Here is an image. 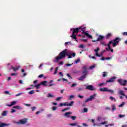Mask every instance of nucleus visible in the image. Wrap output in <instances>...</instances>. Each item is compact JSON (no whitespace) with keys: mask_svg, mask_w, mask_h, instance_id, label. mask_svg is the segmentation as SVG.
Wrapping results in <instances>:
<instances>
[{"mask_svg":"<svg viewBox=\"0 0 127 127\" xmlns=\"http://www.w3.org/2000/svg\"><path fill=\"white\" fill-rule=\"evenodd\" d=\"M67 49H65L64 50L60 52L58 56L55 58V60L53 61L54 62H58L59 60L62 59V58H65V57H66V55L67 56Z\"/></svg>","mask_w":127,"mask_h":127,"instance_id":"nucleus-1","label":"nucleus"},{"mask_svg":"<svg viewBox=\"0 0 127 127\" xmlns=\"http://www.w3.org/2000/svg\"><path fill=\"white\" fill-rule=\"evenodd\" d=\"M74 103H75V102L74 101H71L70 103H68V102H65L64 103H60L59 106V107H63V106H67V107H69V106L71 107L72 106H73Z\"/></svg>","mask_w":127,"mask_h":127,"instance_id":"nucleus-2","label":"nucleus"},{"mask_svg":"<svg viewBox=\"0 0 127 127\" xmlns=\"http://www.w3.org/2000/svg\"><path fill=\"white\" fill-rule=\"evenodd\" d=\"M120 41H121V39L119 37H116L115 39H114L113 42V47H116Z\"/></svg>","mask_w":127,"mask_h":127,"instance_id":"nucleus-3","label":"nucleus"},{"mask_svg":"<svg viewBox=\"0 0 127 127\" xmlns=\"http://www.w3.org/2000/svg\"><path fill=\"white\" fill-rule=\"evenodd\" d=\"M113 44V41H110L109 43L106 45L107 46H108V48H106V50L107 51H111V52H114V49L111 48V44Z\"/></svg>","mask_w":127,"mask_h":127,"instance_id":"nucleus-4","label":"nucleus"},{"mask_svg":"<svg viewBox=\"0 0 127 127\" xmlns=\"http://www.w3.org/2000/svg\"><path fill=\"white\" fill-rule=\"evenodd\" d=\"M96 96H97V93H94L93 95H91L90 98H87L85 100V103H88V102L91 101H93L95 98H96Z\"/></svg>","mask_w":127,"mask_h":127,"instance_id":"nucleus-5","label":"nucleus"},{"mask_svg":"<svg viewBox=\"0 0 127 127\" xmlns=\"http://www.w3.org/2000/svg\"><path fill=\"white\" fill-rule=\"evenodd\" d=\"M118 83L121 86H126L127 85V81L126 80H123L122 79H118Z\"/></svg>","mask_w":127,"mask_h":127,"instance_id":"nucleus-6","label":"nucleus"},{"mask_svg":"<svg viewBox=\"0 0 127 127\" xmlns=\"http://www.w3.org/2000/svg\"><path fill=\"white\" fill-rule=\"evenodd\" d=\"M27 118H23L22 119H21L18 122V124H21V125H25V124L27 123Z\"/></svg>","mask_w":127,"mask_h":127,"instance_id":"nucleus-7","label":"nucleus"},{"mask_svg":"<svg viewBox=\"0 0 127 127\" xmlns=\"http://www.w3.org/2000/svg\"><path fill=\"white\" fill-rule=\"evenodd\" d=\"M67 56H68V58H72V57H75V56H76V53L67 52Z\"/></svg>","mask_w":127,"mask_h":127,"instance_id":"nucleus-8","label":"nucleus"},{"mask_svg":"<svg viewBox=\"0 0 127 127\" xmlns=\"http://www.w3.org/2000/svg\"><path fill=\"white\" fill-rule=\"evenodd\" d=\"M85 89L86 90H89V91H96V88L93 85H87Z\"/></svg>","mask_w":127,"mask_h":127,"instance_id":"nucleus-9","label":"nucleus"},{"mask_svg":"<svg viewBox=\"0 0 127 127\" xmlns=\"http://www.w3.org/2000/svg\"><path fill=\"white\" fill-rule=\"evenodd\" d=\"M105 38V37L104 36L100 35L98 38H97V40H92L93 42H96V41H102L103 39Z\"/></svg>","mask_w":127,"mask_h":127,"instance_id":"nucleus-10","label":"nucleus"},{"mask_svg":"<svg viewBox=\"0 0 127 127\" xmlns=\"http://www.w3.org/2000/svg\"><path fill=\"white\" fill-rule=\"evenodd\" d=\"M95 52H96L95 55L98 56V57H101V55L99 54V51H100V48L97 47L96 49L94 50Z\"/></svg>","mask_w":127,"mask_h":127,"instance_id":"nucleus-11","label":"nucleus"},{"mask_svg":"<svg viewBox=\"0 0 127 127\" xmlns=\"http://www.w3.org/2000/svg\"><path fill=\"white\" fill-rule=\"evenodd\" d=\"M80 31H81V28H76L75 29H73V34H75V33H79V32H80Z\"/></svg>","mask_w":127,"mask_h":127,"instance_id":"nucleus-12","label":"nucleus"},{"mask_svg":"<svg viewBox=\"0 0 127 127\" xmlns=\"http://www.w3.org/2000/svg\"><path fill=\"white\" fill-rule=\"evenodd\" d=\"M20 68V66H16L15 67H13V66H11V69L13 70L14 72H16V71H18Z\"/></svg>","mask_w":127,"mask_h":127,"instance_id":"nucleus-13","label":"nucleus"},{"mask_svg":"<svg viewBox=\"0 0 127 127\" xmlns=\"http://www.w3.org/2000/svg\"><path fill=\"white\" fill-rule=\"evenodd\" d=\"M117 78L116 77H113L111 78H110L109 80L106 81V83H113V82H115V80H116Z\"/></svg>","mask_w":127,"mask_h":127,"instance_id":"nucleus-14","label":"nucleus"},{"mask_svg":"<svg viewBox=\"0 0 127 127\" xmlns=\"http://www.w3.org/2000/svg\"><path fill=\"white\" fill-rule=\"evenodd\" d=\"M119 95L123 96V97H126V95H125V92L123 90H119Z\"/></svg>","mask_w":127,"mask_h":127,"instance_id":"nucleus-15","label":"nucleus"},{"mask_svg":"<svg viewBox=\"0 0 127 127\" xmlns=\"http://www.w3.org/2000/svg\"><path fill=\"white\" fill-rule=\"evenodd\" d=\"M70 115H72V112H67L65 114V117H66L67 118H70Z\"/></svg>","mask_w":127,"mask_h":127,"instance_id":"nucleus-16","label":"nucleus"},{"mask_svg":"<svg viewBox=\"0 0 127 127\" xmlns=\"http://www.w3.org/2000/svg\"><path fill=\"white\" fill-rule=\"evenodd\" d=\"M79 28H80V31H82V33H84V34L87 33L85 31V30L86 29V27H79Z\"/></svg>","mask_w":127,"mask_h":127,"instance_id":"nucleus-17","label":"nucleus"},{"mask_svg":"<svg viewBox=\"0 0 127 127\" xmlns=\"http://www.w3.org/2000/svg\"><path fill=\"white\" fill-rule=\"evenodd\" d=\"M16 101H13L11 102L10 104H8L7 106H8V107H12V106H14V105H16Z\"/></svg>","mask_w":127,"mask_h":127,"instance_id":"nucleus-18","label":"nucleus"},{"mask_svg":"<svg viewBox=\"0 0 127 127\" xmlns=\"http://www.w3.org/2000/svg\"><path fill=\"white\" fill-rule=\"evenodd\" d=\"M108 89H108V88L105 87L103 88H100V91H101V92H108Z\"/></svg>","mask_w":127,"mask_h":127,"instance_id":"nucleus-19","label":"nucleus"},{"mask_svg":"<svg viewBox=\"0 0 127 127\" xmlns=\"http://www.w3.org/2000/svg\"><path fill=\"white\" fill-rule=\"evenodd\" d=\"M9 124H6V123H0V127H3L5 126H9Z\"/></svg>","mask_w":127,"mask_h":127,"instance_id":"nucleus-20","label":"nucleus"},{"mask_svg":"<svg viewBox=\"0 0 127 127\" xmlns=\"http://www.w3.org/2000/svg\"><path fill=\"white\" fill-rule=\"evenodd\" d=\"M70 37L73 38V39H75V41L78 42V40H77V36H76V35H75V34L73 33H72V35L70 36Z\"/></svg>","mask_w":127,"mask_h":127,"instance_id":"nucleus-21","label":"nucleus"},{"mask_svg":"<svg viewBox=\"0 0 127 127\" xmlns=\"http://www.w3.org/2000/svg\"><path fill=\"white\" fill-rule=\"evenodd\" d=\"M13 109H16L17 110H22V107L17 105L13 106Z\"/></svg>","mask_w":127,"mask_h":127,"instance_id":"nucleus-22","label":"nucleus"},{"mask_svg":"<svg viewBox=\"0 0 127 127\" xmlns=\"http://www.w3.org/2000/svg\"><path fill=\"white\" fill-rule=\"evenodd\" d=\"M41 85H42L43 86H46V84H47V81H42L41 83H40Z\"/></svg>","mask_w":127,"mask_h":127,"instance_id":"nucleus-23","label":"nucleus"},{"mask_svg":"<svg viewBox=\"0 0 127 127\" xmlns=\"http://www.w3.org/2000/svg\"><path fill=\"white\" fill-rule=\"evenodd\" d=\"M110 37H112V33H109L106 36V39H109Z\"/></svg>","mask_w":127,"mask_h":127,"instance_id":"nucleus-24","label":"nucleus"},{"mask_svg":"<svg viewBox=\"0 0 127 127\" xmlns=\"http://www.w3.org/2000/svg\"><path fill=\"white\" fill-rule=\"evenodd\" d=\"M82 73H83V76H85V77H86L87 75H88L87 70H83Z\"/></svg>","mask_w":127,"mask_h":127,"instance_id":"nucleus-25","label":"nucleus"},{"mask_svg":"<svg viewBox=\"0 0 127 127\" xmlns=\"http://www.w3.org/2000/svg\"><path fill=\"white\" fill-rule=\"evenodd\" d=\"M40 86H41V84L39 83L38 84L35 85V88H36V90H38V89L40 88Z\"/></svg>","mask_w":127,"mask_h":127,"instance_id":"nucleus-26","label":"nucleus"},{"mask_svg":"<svg viewBox=\"0 0 127 127\" xmlns=\"http://www.w3.org/2000/svg\"><path fill=\"white\" fill-rule=\"evenodd\" d=\"M85 35H86V36H87V37H89V38H93V37H92V36L90 34H89V33H85Z\"/></svg>","mask_w":127,"mask_h":127,"instance_id":"nucleus-27","label":"nucleus"},{"mask_svg":"<svg viewBox=\"0 0 127 127\" xmlns=\"http://www.w3.org/2000/svg\"><path fill=\"white\" fill-rule=\"evenodd\" d=\"M85 78H86V76H85V75H83V76H82L81 77H80V78L78 79V80H79V81H83V80L84 79H85Z\"/></svg>","mask_w":127,"mask_h":127,"instance_id":"nucleus-28","label":"nucleus"},{"mask_svg":"<svg viewBox=\"0 0 127 127\" xmlns=\"http://www.w3.org/2000/svg\"><path fill=\"white\" fill-rule=\"evenodd\" d=\"M96 66V64H93L91 65V66L89 67V69L93 70V69L95 68Z\"/></svg>","mask_w":127,"mask_h":127,"instance_id":"nucleus-29","label":"nucleus"},{"mask_svg":"<svg viewBox=\"0 0 127 127\" xmlns=\"http://www.w3.org/2000/svg\"><path fill=\"white\" fill-rule=\"evenodd\" d=\"M52 82H53V80H50L49 84V87H52V86H55V84H52Z\"/></svg>","mask_w":127,"mask_h":127,"instance_id":"nucleus-30","label":"nucleus"},{"mask_svg":"<svg viewBox=\"0 0 127 127\" xmlns=\"http://www.w3.org/2000/svg\"><path fill=\"white\" fill-rule=\"evenodd\" d=\"M105 85H107V82L99 83L98 86L99 87H102V86H105Z\"/></svg>","mask_w":127,"mask_h":127,"instance_id":"nucleus-31","label":"nucleus"},{"mask_svg":"<svg viewBox=\"0 0 127 127\" xmlns=\"http://www.w3.org/2000/svg\"><path fill=\"white\" fill-rule=\"evenodd\" d=\"M107 92H108V93H111V94H114L115 93V91L112 89H108Z\"/></svg>","mask_w":127,"mask_h":127,"instance_id":"nucleus-32","label":"nucleus"},{"mask_svg":"<svg viewBox=\"0 0 127 127\" xmlns=\"http://www.w3.org/2000/svg\"><path fill=\"white\" fill-rule=\"evenodd\" d=\"M54 95H52V94L50 93H49L47 96L48 98H54Z\"/></svg>","mask_w":127,"mask_h":127,"instance_id":"nucleus-33","label":"nucleus"},{"mask_svg":"<svg viewBox=\"0 0 127 127\" xmlns=\"http://www.w3.org/2000/svg\"><path fill=\"white\" fill-rule=\"evenodd\" d=\"M107 75H108V72H104L103 73V77L105 78V77H107Z\"/></svg>","mask_w":127,"mask_h":127,"instance_id":"nucleus-34","label":"nucleus"},{"mask_svg":"<svg viewBox=\"0 0 127 127\" xmlns=\"http://www.w3.org/2000/svg\"><path fill=\"white\" fill-rule=\"evenodd\" d=\"M109 99L111 100V101H114V102H116V99L115 98H114L113 96H110L109 97Z\"/></svg>","mask_w":127,"mask_h":127,"instance_id":"nucleus-35","label":"nucleus"},{"mask_svg":"<svg viewBox=\"0 0 127 127\" xmlns=\"http://www.w3.org/2000/svg\"><path fill=\"white\" fill-rule=\"evenodd\" d=\"M68 110H70V108H64L63 110H61V112H65V111H68Z\"/></svg>","mask_w":127,"mask_h":127,"instance_id":"nucleus-36","label":"nucleus"},{"mask_svg":"<svg viewBox=\"0 0 127 127\" xmlns=\"http://www.w3.org/2000/svg\"><path fill=\"white\" fill-rule=\"evenodd\" d=\"M7 114V112L5 111L2 114V116H3V117H5V116H6Z\"/></svg>","mask_w":127,"mask_h":127,"instance_id":"nucleus-37","label":"nucleus"},{"mask_svg":"<svg viewBox=\"0 0 127 127\" xmlns=\"http://www.w3.org/2000/svg\"><path fill=\"white\" fill-rule=\"evenodd\" d=\"M57 71H58V67H56L55 71L54 72V75H56V74H57Z\"/></svg>","mask_w":127,"mask_h":127,"instance_id":"nucleus-38","label":"nucleus"},{"mask_svg":"<svg viewBox=\"0 0 127 127\" xmlns=\"http://www.w3.org/2000/svg\"><path fill=\"white\" fill-rule=\"evenodd\" d=\"M125 106V102H122L121 104L119 105V108H122V107H124Z\"/></svg>","mask_w":127,"mask_h":127,"instance_id":"nucleus-39","label":"nucleus"},{"mask_svg":"<svg viewBox=\"0 0 127 127\" xmlns=\"http://www.w3.org/2000/svg\"><path fill=\"white\" fill-rule=\"evenodd\" d=\"M70 118L72 119V120H73V121H75V120H76V119H77V117L75 116H70Z\"/></svg>","mask_w":127,"mask_h":127,"instance_id":"nucleus-40","label":"nucleus"},{"mask_svg":"<svg viewBox=\"0 0 127 127\" xmlns=\"http://www.w3.org/2000/svg\"><path fill=\"white\" fill-rule=\"evenodd\" d=\"M75 98V96L74 95H70L69 96V100L71 101L72 99H74Z\"/></svg>","mask_w":127,"mask_h":127,"instance_id":"nucleus-41","label":"nucleus"},{"mask_svg":"<svg viewBox=\"0 0 127 127\" xmlns=\"http://www.w3.org/2000/svg\"><path fill=\"white\" fill-rule=\"evenodd\" d=\"M62 99V97H59L56 99V101H57L58 102L60 101Z\"/></svg>","mask_w":127,"mask_h":127,"instance_id":"nucleus-42","label":"nucleus"},{"mask_svg":"<svg viewBox=\"0 0 127 127\" xmlns=\"http://www.w3.org/2000/svg\"><path fill=\"white\" fill-rule=\"evenodd\" d=\"M29 95H32L34 94V90H31L29 92Z\"/></svg>","mask_w":127,"mask_h":127,"instance_id":"nucleus-43","label":"nucleus"},{"mask_svg":"<svg viewBox=\"0 0 127 127\" xmlns=\"http://www.w3.org/2000/svg\"><path fill=\"white\" fill-rule=\"evenodd\" d=\"M116 106H115V105H113L112 106V111H116Z\"/></svg>","mask_w":127,"mask_h":127,"instance_id":"nucleus-44","label":"nucleus"},{"mask_svg":"<svg viewBox=\"0 0 127 127\" xmlns=\"http://www.w3.org/2000/svg\"><path fill=\"white\" fill-rule=\"evenodd\" d=\"M80 58H78L77 60L75 61V63H79V62H80Z\"/></svg>","mask_w":127,"mask_h":127,"instance_id":"nucleus-45","label":"nucleus"},{"mask_svg":"<svg viewBox=\"0 0 127 127\" xmlns=\"http://www.w3.org/2000/svg\"><path fill=\"white\" fill-rule=\"evenodd\" d=\"M125 115H122V114H119V118H124V117H125Z\"/></svg>","mask_w":127,"mask_h":127,"instance_id":"nucleus-46","label":"nucleus"},{"mask_svg":"<svg viewBox=\"0 0 127 127\" xmlns=\"http://www.w3.org/2000/svg\"><path fill=\"white\" fill-rule=\"evenodd\" d=\"M31 109H32V112H34V111H35L36 109V107H31Z\"/></svg>","mask_w":127,"mask_h":127,"instance_id":"nucleus-47","label":"nucleus"},{"mask_svg":"<svg viewBox=\"0 0 127 127\" xmlns=\"http://www.w3.org/2000/svg\"><path fill=\"white\" fill-rule=\"evenodd\" d=\"M84 113H87L88 112V109L87 108H84L83 109Z\"/></svg>","mask_w":127,"mask_h":127,"instance_id":"nucleus-48","label":"nucleus"},{"mask_svg":"<svg viewBox=\"0 0 127 127\" xmlns=\"http://www.w3.org/2000/svg\"><path fill=\"white\" fill-rule=\"evenodd\" d=\"M72 65H73V63L72 64H66L67 67H70V66H72Z\"/></svg>","mask_w":127,"mask_h":127,"instance_id":"nucleus-49","label":"nucleus"},{"mask_svg":"<svg viewBox=\"0 0 127 127\" xmlns=\"http://www.w3.org/2000/svg\"><path fill=\"white\" fill-rule=\"evenodd\" d=\"M44 75L43 74H40L38 76V78H39L40 79H41V78H42L43 77H44Z\"/></svg>","mask_w":127,"mask_h":127,"instance_id":"nucleus-50","label":"nucleus"},{"mask_svg":"<svg viewBox=\"0 0 127 127\" xmlns=\"http://www.w3.org/2000/svg\"><path fill=\"white\" fill-rule=\"evenodd\" d=\"M76 86H77V84L76 83H74V84H72L71 87L74 88V87H76Z\"/></svg>","mask_w":127,"mask_h":127,"instance_id":"nucleus-51","label":"nucleus"},{"mask_svg":"<svg viewBox=\"0 0 127 127\" xmlns=\"http://www.w3.org/2000/svg\"><path fill=\"white\" fill-rule=\"evenodd\" d=\"M123 35H124L125 36H127V32H125L122 33Z\"/></svg>","mask_w":127,"mask_h":127,"instance_id":"nucleus-52","label":"nucleus"},{"mask_svg":"<svg viewBox=\"0 0 127 127\" xmlns=\"http://www.w3.org/2000/svg\"><path fill=\"white\" fill-rule=\"evenodd\" d=\"M83 71H87V66H85L83 67Z\"/></svg>","mask_w":127,"mask_h":127,"instance_id":"nucleus-53","label":"nucleus"},{"mask_svg":"<svg viewBox=\"0 0 127 127\" xmlns=\"http://www.w3.org/2000/svg\"><path fill=\"white\" fill-rule=\"evenodd\" d=\"M105 59H106L107 60H110L112 59V57L105 58Z\"/></svg>","mask_w":127,"mask_h":127,"instance_id":"nucleus-54","label":"nucleus"},{"mask_svg":"<svg viewBox=\"0 0 127 127\" xmlns=\"http://www.w3.org/2000/svg\"><path fill=\"white\" fill-rule=\"evenodd\" d=\"M56 109H57V107L54 106L52 107L53 111H55V110H56Z\"/></svg>","mask_w":127,"mask_h":127,"instance_id":"nucleus-55","label":"nucleus"},{"mask_svg":"<svg viewBox=\"0 0 127 127\" xmlns=\"http://www.w3.org/2000/svg\"><path fill=\"white\" fill-rule=\"evenodd\" d=\"M101 44L102 45H104V46H106V45H106V43H105L104 42H101Z\"/></svg>","mask_w":127,"mask_h":127,"instance_id":"nucleus-56","label":"nucleus"},{"mask_svg":"<svg viewBox=\"0 0 127 127\" xmlns=\"http://www.w3.org/2000/svg\"><path fill=\"white\" fill-rule=\"evenodd\" d=\"M67 77H69V78H70V79H73V78L72 77V76H71V75H70V74H67Z\"/></svg>","mask_w":127,"mask_h":127,"instance_id":"nucleus-57","label":"nucleus"},{"mask_svg":"<svg viewBox=\"0 0 127 127\" xmlns=\"http://www.w3.org/2000/svg\"><path fill=\"white\" fill-rule=\"evenodd\" d=\"M17 74H16V73H13L11 74V76H17Z\"/></svg>","mask_w":127,"mask_h":127,"instance_id":"nucleus-58","label":"nucleus"},{"mask_svg":"<svg viewBox=\"0 0 127 127\" xmlns=\"http://www.w3.org/2000/svg\"><path fill=\"white\" fill-rule=\"evenodd\" d=\"M78 98H80V99H83L84 98V96H81L80 95H78Z\"/></svg>","mask_w":127,"mask_h":127,"instance_id":"nucleus-59","label":"nucleus"},{"mask_svg":"<svg viewBox=\"0 0 127 127\" xmlns=\"http://www.w3.org/2000/svg\"><path fill=\"white\" fill-rule=\"evenodd\" d=\"M70 126H77V123H71Z\"/></svg>","mask_w":127,"mask_h":127,"instance_id":"nucleus-60","label":"nucleus"},{"mask_svg":"<svg viewBox=\"0 0 127 127\" xmlns=\"http://www.w3.org/2000/svg\"><path fill=\"white\" fill-rule=\"evenodd\" d=\"M109 126H114V124H109V125H106L105 127H109Z\"/></svg>","mask_w":127,"mask_h":127,"instance_id":"nucleus-61","label":"nucleus"},{"mask_svg":"<svg viewBox=\"0 0 127 127\" xmlns=\"http://www.w3.org/2000/svg\"><path fill=\"white\" fill-rule=\"evenodd\" d=\"M60 93L61 94H63V93H64V89L60 90Z\"/></svg>","mask_w":127,"mask_h":127,"instance_id":"nucleus-62","label":"nucleus"},{"mask_svg":"<svg viewBox=\"0 0 127 127\" xmlns=\"http://www.w3.org/2000/svg\"><path fill=\"white\" fill-rule=\"evenodd\" d=\"M11 112V113H15L16 111H15V110L12 109Z\"/></svg>","mask_w":127,"mask_h":127,"instance_id":"nucleus-63","label":"nucleus"},{"mask_svg":"<svg viewBox=\"0 0 127 127\" xmlns=\"http://www.w3.org/2000/svg\"><path fill=\"white\" fill-rule=\"evenodd\" d=\"M106 58H105V57H102V58L100 59V60H105Z\"/></svg>","mask_w":127,"mask_h":127,"instance_id":"nucleus-64","label":"nucleus"}]
</instances>
